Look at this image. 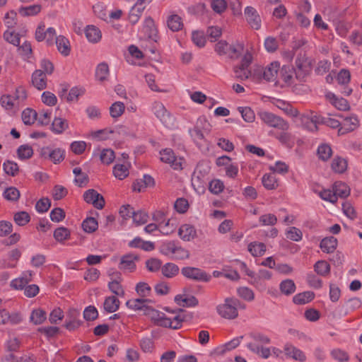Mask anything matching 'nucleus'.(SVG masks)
Wrapping results in <instances>:
<instances>
[{
	"mask_svg": "<svg viewBox=\"0 0 362 362\" xmlns=\"http://www.w3.org/2000/svg\"><path fill=\"white\" fill-rule=\"evenodd\" d=\"M17 13L13 10L7 12L4 18L5 25L8 30H11L16 25Z\"/></svg>",
	"mask_w": 362,
	"mask_h": 362,
	"instance_id": "obj_63",
	"label": "nucleus"
},
{
	"mask_svg": "<svg viewBox=\"0 0 362 362\" xmlns=\"http://www.w3.org/2000/svg\"><path fill=\"white\" fill-rule=\"evenodd\" d=\"M280 69V63L277 61L272 62L263 71V78L267 81H274L278 76Z\"/></svg>",
	"mask_w": 362,
	"mask_h": 362,
	"instance_id": "obj_20",
	"label": "nucleus"
},
{
	"mask_svg": "<svg viewBox=\"0 0 362 362\" xmlns=\"http://www.w3.org/2000/svg\"><path fill=\"white\" fill-rule=\"evenodd\" d=\"M359 125V120L356 115H351L343 118L341 127L339 129V133L345 134L355 130Z\"/></svg>",
	"mask_w": 362,
	"mask_h": 362,
	"instance_id": "obj_18",
	"label": "nucleus"
},
{
	"mask_svg": "<svg viewBox=\"0 0 362 362\" xmlns=\"http://www.w3.org/2000/svg\"><path fill=\"white\" fill-rule=\"evenodd\" d=\"M65 150L61 148H52L51 146H45L41 148L40 156L52 161L54 164H57L64 160L65 158Z\"/></svg>",
	"mask_w": 362,
	"mask_h": 362,
	"instance_id": "obj_7",
	"label": "nucleus"
},
{
	"mask_svg": "<svg viewBox=\"0 0 362 362\" xmlns=\"http://www.w3.org/2000/svg\"><path fill=\"white\" fill-rule=\"evenodd\" d=\"M178 235L183 241L189 242L197 237V230L194 226L185 223L180 226Z\"/></svg>",
	"mask_w": 362,
	"mask_h": 362,
	"instance_id": "obj_19",
	"label": "nucleus"
},
{
	"mask_svg": "<svg viewBox=\"0 0 362 362\" xmlns=\"http://www.w3.org/2000/svg\"><path fill=\"white\" fill-rule=\"evenodd\" d=\"M3 197L8 201L16 202L20 197V192L15 187H9L3 192Z\"/></svg>",
	"mask_w": 362,
	"mask_h": 362,
	"instance_id": "obj_51",
	"label": "nucleus"
},
{
	"mask_svg": "<svg viewBox=\"0 0 362 362\" xmlns=\"http://www.w3.org/2000/svg\"><path fill=\"white\" fill-rule=\"evenodd\" d=\"M152 112L155 116L168 129H173L176 126L175 118L165 108L164 105L158 101L152 104Z\"/></svg>",
	"mask_w": 362,
	"mask_h": 362,
	"instance_id": "obj_4",
	"label": "nucleus"
},
{
	"mask_svg": "<svg viewBox=\"0 0 362 362\" xmlns=\"http://www.w3.org/2000/svg\"><path fill=\"white\" fill-rule=\"evenodd\" d=\"M244 336L241 335L239 337H236L232 339L230 341L225 343L223 346L218 347L217 351L219 354H223L226 351H231L236 347H238L242 340L243 339Z\"/></svg>",
	"mask_w": 362,
	"mask_h": 362,
	"instance_id": "obj_34",
	"label": "nucleus"
},
{
	"mask_svg": "<svg viewBox=\"0 0 362 362\" xmlns=\"http://www.w3.org/2000/svg\"><path fill=\"white\" fill-rule=\"evenodd\" d=\"M325 98L333 106L339 110L346 111L350 108V105L346 99L338 97L331 91L325 93Z\"/></svg>",
	"mask_w": 362,
	"mask_h": 362,
	"instance_id": "obj_17",
	"label": "nucleus"
},
{
	"mask_svg": "<svg viewBox=\"0 0 362 362\" xmlns=\"http://www.w3.org/2000/svg\"><path fill=\"white\" fill-rule=\"evenodd\" d=\"M238 110L246 122H252L255 120V112L250 107H238Z\"/></svg>",
	"mask_w": 362,
	"mask_h": 362,
	"instance_id": "obj_60",
	"label": "nucleus"
},
{
	"mask_svg": "<svg viewBox=\"0 0 362 362\" xmlns=\"http://www.w3.org/2000/svg\"><path fill=\"white\" fill-rule=\"evenodd\" d=\"M55 44L57 50L64 57L69 55L71 52V45L69 40L63 35H59L56 37Z\"/></svg>",
	"mask_w": 362,
	"mask_h": 362,
	"instance_id": "obj_26",
	"label": "nucleus"
},
{
	"mask_svg": "<svg viewBox=\"0 0 362 362\" xmlns=\"http://www.w3.org/2000/svg\"><path fill=\"white\" fill-rule=\"evenodd\" d=\"M284 353L288 359L299 362H305L307 360L305 353L291 342H286L284 344Z\"/></svg>",
	"mask_w": 362,
	"mask_h": 362,
	"instance_id": "obj_10",
	"label": "nucleus"
},
{
	"mask_svg": "<svg viewBox=\"0 0 362 362\" xmlns=\"http://www.w3.org/2000/svg\"><path fill=\"white\" fill-rule=\"evenodd\" d=\"M296 69L294 70L296 78L299 81H303L308 76L310 67L305 57H298L295 62Z\"/></svg>",
	"mask_w": 362,
	"mask_h": 362,
	"instance_id": "obj_15",
	"label": "nucleus"
},
{
	"mask_svg": "<svg viewBox=\"0 0 362 362\" xmlns=\"http://www.w3.org/2000/svg\"><path fill=\"white\" fill-rule=\"evenodd\" d=\"M244 49L243 44L236 42L233 44H228L225 40L218 41L215 45V51L219 55H224L230 59H238Z\"/></svg>",
	"mask_w": 362,
	"mask_h": 362,
	"instance_id": "obj_2",
	"label": "nucleus"
},
{
	"mask_svg": "<svg viewBox=\"0 0 362 362\" xmlns=\"http://www.w3.org/2000/svg\"><path fill=\"white\" fill-rule=\"evenodd\" d=\"M296 284L292 279H285L279 284V290L285 296L293 294L296 291Z\"/></svg>",
	"mask_w": 362,
	"mask_h": 362,
	"instance_id": "obj_39",
	"label": "nucleus"
},
{
	"mask_svg": "<svg viewBox=\"0 0 362 362\" xmlns=\"http://www.w3.org/2000/svg\"><path fill=\"white\" fill-rule=\"evenodd\" d=\"M177 245L175 241H165L160 247V252L165 256L173 259L175 249Z\"/></svg>",
	"mask_w": 362,
	"mask_h": 362,
	"instance_id": "obj_38",
	"label": "nucleus"
},
{
	"mask_svg": "<svg viewBox=\"0 0 362 362\" xmlns=\"http://www.w3.org/2000/svg\"><path fill=\"white\" fill-rule=\"evenodd\" d=\"M3 170L6 175L14 177L18 173L19 168L16 162L8 160L4 162Z\"/></svg>",
	"mask_w": 362,
	"mask_h": 362,
	"instance_id": "obj_50",
	"label": "nucleus"
},
{
	"mask_svg": "<svg viewBox=\"0 0 362 362\" xmlns=\"http://www.w3.org/2000/svg\"><path fill=\"white\" fill-rule=\"evenodd\" d=\"M147 6L136 3L132 6L129 13V21L132 25L137 23Z\"/></svg>",
	"mask_w": 362,
	"mask_h": 362,
	"instance_id": "obj_24",
	"label": "nucleus"
},
{
	"mask_svg": "<svg viewBox=\"0 0 362 362\" xmlns=\"http://www.w3.org/2000/svg\"><path fill=\"white\" fill-rule=\"evenodd\" d=\"M337 245V240L331 236L323 238L320 244V247L324 252L332 253L334 251Z\"/></svg>",
	"mask_w": 362,
	"mask_h": 362,
	"instance_id": "obj_30",
	"label": "nucleus"
},
{
	"mask_svg": "<svg viewBox=\"0 0 362 362\" xmlns=\"http://www.w3.org/2000/svg\"><path fill=\"white\" fill-rule=\"evenodd\" d=\"M244 15L247 23L251 28L256 30L261 28L262 21L256 8L250 6H246L244 10Z\"/></svg>",
	"mask_w": 362,
	"mask_h": 362,
	"instance_id": "obj_11",
	"label": "nucleus"
},
{
	"mask_svg": "<svg viewBox=\"0 0 362 362\" xmlns=\"http://www.w3.org/2000/svg\"><path fill=\"white\" fill-rule=\"evenodd\" d=\"M317 152L319 158L323 161L328 160L332 154L331 146L327 144H320Z\"/></svg>",
	"mask_w": 362,
	"mask_h": 362,
	"instance_id": "obj_43",
	"label": "nucleus"
},
{
	"mask_svg": "<svg viewBox=\"0 0 362 362\" xmlns=\"http://www.w3.org/2000/svg\"><path fill=\"white\" fill-rule=\"evenodd\" d=\"M168 28L173 32H177L183 27L182 18L177 14H171L167 18Z\"/></svg>",
	"mask_w": 362,
	"mask_h": 362,
	"instance_id": "obj_28",
	"label": "nucleus"
},
{
	"mask_svg": "<svg viewBox=\"0 0 362 362\" xmlns=\"http://www.w3.org/2000/svg\"><path fill=\"white\" fill-rule=\"evenodd\" d=\"M119 300L115 296H108L105 299L103 308L107 313H115L119 309Z\"/></svg>",
	"mask_w": 362,
	"mask_h": 362,
	"instance_id": "obj_36",
	"label": "nucleus"
},
{
	"mask_svg": "<svg viewBox=\"0 0 362 362\" xmlns=\"http://www.w3.org/2000/svg\"><path fill=\"white\" fill-rule=\"evenodd\" d=\"M18 157L21 160L28 159L33 154V148L28 144L21 145L17 149Z\"/></svg>",
	"mask_w": 362,
	"mask_h": 362,
	"instance_id": "obj_49",
	"label": "nucleus"
},
{
	"mask_svg": "<svg viewBox=\"0 0 362 362\" xmlns=\"http://www.w3.org/2000/svg\"><path fill=\"white\" fill-rule=\"evenodd\" d=\"M134 223L137 225H143L147 223L148 219V214L144 211H134L132 216Z\"/></svg>",
	"mask_w": 362,
	"mask_h": 362,
	"instance_id": "obj_64",
	"label": "nucleus"
},
{
	"mask_svg": "<svg viewBox=\"0 0 362 362\" xmlns=\"http://www.w3.org/2000/svg\"><path fill=\"white\" fill-rule=\"evenodd\" d=\"M83 199L86 203L93 204L98 209H102L105 205L103 197L93 189L84 192Z\"/></svg>",
	"mask_w": 362,
	"mask_h": 362,
	"instance_id": "obj_14",
	"label": "nucleus"
},
{
	"mask_svg": "<svg viewBox=\"0 0 362 362\" xmlns=\"http://www.w3.org/2000/svg\"><path fill=\"white\" fill-rule=\"evenodd\" d=\"M37 113L35 110L26 108L23 111L21 117L25 124L31 125L37 120Z\"/></svg>",
	"mask_w": 362,
	"mask_h": 362,
	"instance_id": "obj_42",
	"label": "nucleus"
},
{
	"mask_svg": "<svg viewBox=\"0 0 362 362\" xmlns=\"http://www.w3.org/2000/svg\"><path fill=\"white\" fill-rule=\"evenodd\" d=\"M152 319L157 325L173 329H180L184 320L180 315L168 317L165 313L157 310L153 311Z\"/></svg>",
	"mask_w": 362,
	"mask_h": 362,
	"instance_id": "obj_3",
	"label": "nucleus"
},
{
	"mask_svg": "<svg viewBox=\"0 0 362 362\" xmlns=\"http://www.w3.org/2000/svg\"><path fill=\"white\" fill-rule=\"evenodd\" d=\"M211 129L210 124L205 117H199L196 126L189 129V133L195 143L197 144L204 139V133H209Z\"/></svg>",
	"mask_w": 362,
	"mask_h": 362,
	"instance_id": "obj_6",
	"label": "nucleus"
},
{
	"mask_svg": "<svg viewBox=\"0 0 362 362\" xmlns=\"http://www.w3.org/2000/svg\"><path fill=\"white\" fill-rule=\"evenodd\" d=\"M98 223L93 217L86 218L82 223L83 229L87 233H93L98 228Z\"/></svg>",
	"mask_w": 362,
	"mask_h": 362,
	"instance_id": "obj_61",
	"label": "nucleus"
},
{
	"mask_svg": "<svg viewBox=\"0 0 362 362\" xmlns=\"http://www.w3.org/2000/svg\"><path fill=\"white\" fill-rule=\"evenodd\" d=\"M332 189L337 199L338 197L345 198L350 194L349 187L343 182H334Z\"/></svg>",
	"mask_w": 362,
	"mask_h": 362,
	"instance_id": "obj_31",
	"label": "nucleus"
},
{
	"mask_svg": "<svg viewBox=\"0 0 362 362\" xmlns=\"http://www.w3.org/2000/svg\"><path fill=\"white\" fill-rule=\"evenodd\" d=\"M246 347L253 354L258 355L259 357L267 359L271 356V346L267 347L264 345H259L256 343H247Z\"/></svg>",
	"mask_w": 362,
	"mask_h": 362,
	"instance_id": "obj_21",
	"label": "nucleus"
},
{
	"mask_svg": "<svg viewBox=\"0 0 362 362\" xmlns=\"http://www.w3.org/2000/svg\"><path fill=\"white\" fill-rule=\"evenodd\" d=\"M207 183L206 173H202L197 168L192 177V186L198 194H203L205 192Z\"/></svg>",
	"mask_w": 362,
	"mask_h": 362,
	"instance_id": "obj_12",
	"label": "nucleus"
},
{
	"mask_svg": "<svg viewBox=\"0 0 362 362\" xmlns=\"http://www.w3.org/2000/svg\"><path fill=\"white\" fill-rule=\"evenodd\" d=\"M276 106L279 109L282 110L284 112H286L288 115L291 117H296L298 115V111L293 108L289 103H287L284 100H278L276 102Z\"/></svg>",
	"mask_w": 362,
	"mask_h": 362,
	"instance_id": "obj_62",
	"label": "nucleus"
},
{
	"mask_svg": "<svg viewBox=\"0 0 362 362\" xmlns=\"http://www.w3.org/2000/svg\"><path fill=\"white\" fill-rule=\"evenodd\" d=\"M281 78L287 86H291L294 81L293 69L284 66L281 70Z\"/></svg>",
	"mask_w": 362,
	"mask_h": 362,
	"instance_id": "obj_47",
	"label": "nucleus"
},
{
	"mask_svg": "<svg viewBox=\"0 0 362 362\" xmlns=\"http://www.w3.org/2000/svg\"><path fill=\"white\" fill-rule=\"evenodd\" d=\"M82 325L80 320V312L75 308H71L66 315L64 327L69 331H74Z\"/></svg>",
	"mask_w": 362,
	"mask_h": 362,
	"instance_id": "obj_13",
	"label": "nucleus"
},
{
	"mask_svg": "<svg viewBox=\"0 0 362 362\" xmlns=\"http://www.w3.org/2000/svg\"><path fill=\"white\" fill-rule=\"evenodd\" d=\"M192 40L199 47H204L206 42L204 33L202 30L193 31L192 33Z\"/></svg>",
	"mask_w": 362,
	"mask_h": 362,
	"instance_id": "obj_54",
	"label": "nucleus"
},
{
	"mask_svg": "<svg viewBox=\"0 0 362 362\" xmlns=\"http://www.w3.org/2000/svg\"><path fill=\"white\" fill-rule=\"evenodd\" d=\"M21 317L18 313L10 314L6 310H0V325L12 324L16 325L21 321Z\"/></svg>",
	"mask_w": 362,
	"mask_h": 362,
	"instance_id": "obj_23",
	"label": "nucleus"
},
{
	"mask_svg": "<svg viewBox=\"0 0 362 362\" xmlns=\"http://www.w3.org/2000/svg\"><path fill=\"white\" fill-rule=\"evenodd\" d=\"M13 220L17 225L23 226L30 221V216L26 211H18L14 214Z\"/></svg>",
	"mask_w": 362,
	"mask_h": 362,
	"instance_id": "obj_59",
	"label": "nucleus"
},
{
	"mask_svg": "<svg viewBox=\"0 0 362 362\" xmlns=\"http://www.w3.org/2000/svg\"><path fill=\"white\" fill-rule=\"evenodd\" d=\"M141 32L144 33V37L146 38L151 39L153 41H157V28L155 25L153 19L148 16L145 18Z\"/></svg>",
	"mask_w": 362,
	"mask_h": 362,
	"instance_id": "obj_16",
	"label": "nucleus"
},
{
	"mask_svg": "<svg viewBox=\"0 0 362 362\" xmlns=\"http://www.w3.org/2000/svg\"><path fill=\"white\" fill-rule=\"evenodd\" d=\"M245 308L240 301L235 298H226L223 303L216 306L218 314L223 318L233 320L238 315V309Z\"/></svg>",
	"mask_w": 362,
	"mask_h": 362,
	"instance_id": "obj_1",
	"label": "nucleus"
},
{
	"mask_svg": "<svg viewBox=\"0 0 362 362\" xmlns=\"http://www.w3.org/2000/svg\"><path fill=\"white\" fill-rule=\"evenodd\" d=\"M151 300L146 298H139L135 299H131L126 302V306L133 310H143L148 303Z\"/></svg>",
	"mask_w": 362,
	"mask_h": 362,
	"instance_id": "obj_32",
	"label": "nucleus"
},
{
	"mask_svg": "<svg viewBox=\"0 0 362 362\" xmlns=\"http://www.w3.org/2000/svg\"><path fill=\"white\" fill-rule=\"evenodd\" d=\"M248 337L251 339L249 343H256L259 345H266L271 343V339L267 334L260 332H251L247 334Z\"/></svg>",
	"mask_w": 362,
	"mask_h": 362,
	"instance_id": "obj_27",
	"label": "nucleus"
},
{
	"mask_svg": "<svg viewBox=\"0 0 362 362\" xmlns=\"http://www.w3.org/2000/svg\"><path fill=\"white\" fill-rule=\"evenodd\" d=\"M85 34L88 40L93 43L99 42L102 37L101 31L95 25H88Z\"/></svg>",
	"mask_w": 362,
	"mask_h": 362,
	"instance_id": "obj_29",
	"label": "nucleus"
},
{
	"mask_svg": "<svg viewBox=\"0 0 362 362\" xmlns=\"http://www.w3.org/2000/svg\"><path fill=\"white\" fill-rule=\"evenodd\" d=\"M41 11V6L40 4H34L28 6H23L19 8L18 13L22 16H35L39 13Z\"/></svg>",
	"mask_w": 362,
	"mask_h": 362,
	"instance_id": "obj_44",
	"label": "nucleus"
},
{
	"mask_svg": "<svg viewBox=\"0 0 362 362\" xmlns=\"http://www.w3.org/2000/svg\"><path fill=\"white\" fill-rule=\"evenodd\" d=\"M136 256L128 254L122 257L119 268L124 272H132L136 268Z\"/></svg>",
	"mask_w": 362,
	"mask_h": 362,
	"instance_id": "obj_25",
	"label": "nucleus"
},
{
	"mask_svg": "<svg viewBox=\"0 0 362 362\" xmlns=\"http://www.w3.org/2000/svg\"><path fill=\"white\" fill-rule=\"evenodd\" d=\"M46 318V313L42 309L33 310L30 317V321L35 325H40L43 323Z\"/></svg>",
	"mask_w": 362,
	"mask_h": 362,
	"instance_id": "obj_46",
	"label": "nucleus"
},
{
	"mask_svg": "<svg viewBox=\"0 0 362 362\" xmlns=\"http://www.w3.org/2000/svg\"><path fill=\"white\" fill-rule=\"evenodd\" d=\"M182 274L187 279L201 282H208L211 276L204 270L192 267H187L182 269Z\"/></svg>",
	"mask_w": 362,
	"mask_h": 362,
	"instance_id": "obj_8",
	"label": "nucleus"
},
{
	"mask_svg": "<svg viewBox=\"0 0 362 362\" xmlns=\"http://www.w3.org/2000/svg\"><path fill=\"white\" fill-rule=\"evenodd\" d=\"M125 106L122 102H115L110 107V114L113 118L120 117L124 112Z\"/></svg>",
	"mask_w": 362,
	"mask_h": 362,
	"instance_id": "obj_55",
	"label": "nucleus"
},
{
	"mask_svg": "<svg viewBox=\"0 0 362 362\" xmlns=\"http://www.w3.org/2000/svg\"><path fill=\"white\" fill-rule=\"evenodd\" d=\"M109 76V67L108 65L102 62L99 64L95 70V77L96 79L100 82L105 81L107 79Z\"/></svg>",
	"mask_w": 362,
	"mask_h": 362,
	"instance_id": "obj_41",
	"label": "nucleus"
},
{
	"mask_svg": "<svg viewBox=\"0 0 362 362\" xmlns=\"http://www.w3.org/2000/svg\"><path fill=\"white\" fill-rule=\"evenodd\" d=\"M4 40L10 44L13 45L14 46L20 45V37L18 33H16L15 31L11 30H6L4 33Z\"/></svg>",
	"mask_w": 362,
	"mask_h": 362,
	"instance_id": "obj_58",
	"label": "nucleus"
},
{
	"mask_svg": "<svg viewBox=\"0 0 362 362\" xmlns=\"http://www.w3.org/2000/svg\"><path fill=\"white\" fill-rule=\"evenodd\" d=\"M315 297L313 291H304L295 295L293 298V302L297 305H304L310 302Z\"/></svg>",
	"mask_w": 362,
	"mask_h": 362,
	"instance_id": "obj_37",
	"label": "nucleus"
},
{
	"mask_svg": "<svg viewBox=\"0 0 362 362\" xmlns=\"http://www.w3.org/2000/svg\"><path fill=\"white\" fill-rule=\"evenodd\" d=\"M113 174L119 180H123L129 175V168L124 164H116L113 168Z\"/></svg>",
	"mask_w": 362,
	"mask_h": 362,
	"instance_id": "obj_56",
	"label": "nucleus"
},
{
	"mask_svg": "<svg viewBox=\"0 0 362 362\" xmlns=\"http://www.w3.org/2000/svg\"><path fill=\"white\" fill-rule=\"evenodd\" d=\"M160 160L169 164L174 170L182 169V159L175 156L171 148H165L160 151Z\"/></svg>",
	"mask_w": 362,
	"mask_h": 362,
	"instance_id": "obj_9",
	"label": "nucleus"
},
{
	"mask_svg": "<svg viewBox=\"0 0 362 362\" xmlns=\"http://www.w3.org/2000/svg\"><path fill=\"white\" fill-rule=\"evenodd\" d=\"M260 119L267 125L279 129L286 131L289 125L283 118L267 111H261L258 113Z\"/></svg>",
	"mask_w": 362,
	"mask_h": 362,
	"instance_id": "obj_5",
	"label": "nucleus"
},
{
	"mask_svg": "<svg viewBox=\"0 0 362 362\" xmlns=\"http://www.w3.org/2000/svg\"><path fill=\"white\" fill-rule=\"evenodd\" d=\"M248 251L253 257H261L266 252V245L263 243L252 242L247 246Z\"/></svg>",
	"mask_w": 362,
	"mask_h": 362,
	"instance_id": "obj_35",
	"label": "nucleus"
},
{
	"mask_svg": "<svg viewBox=\"0 0 362 362\" xmlns=\"http://www.w3.org/2000/svg\"><path fill=\"white\" fill-rule=\"evenodd\" d=\"M315 272L320 276H325L330 272V265L325 260H319L314 264Z\"/></svg>",
	"mask_w": 362,
	"mask_h": 362,
	"instance_id": "obj_48",
	"label": "nucleus"
},
{
	"mask_svg": "<svg viewBox=\"0 0 362 362\" xmlns=\"http://www.w3.org/2000/svg\"><path fill=\"white\" fill-rule=\"evenodd\" d=\"M32 83L34 87L40 90L46 88V74L40 69L35 70L32 74Z\"/></svg>",
	"mask_w": 362,
	"mask_h": 362,
	"instance_id": "obj_22",
	"label": "nucleus"
},
{
	"mask_svg": "<svg viewBox=\"0 0 362 362\" xmlns=\"http://www.w3.org/2000/svg\"><path fill=\"white\" fill-rule=\"evenodd\" d=\"M0 103L5 110H12L16 106H18L14 98L9 95H4L0 98Z\"/></svg>",
	"mask_w": 362,
	"mask_h": 362,
	"instance_id": "obj_57",
	"label": "nucleus"
},
{
	"mask_svg": "<svg viewBox=\"0 0 362 362\" xmlns=\"http://www.w3.org/2000/svg\"><path fill=\"white\" fill-rule=\"evenodd\" d=\"M331 167L335 173H343L347 168V162L344 158L336 156L332 162Z\"/></svg>",
	"mask_w": 362,
	"mask_h": 362,
	"instance_id": "obj_40",
	"label": "nucleus"
},
{
	"mask_svg": "<svg viewBox=\"0 0 362 362\" xmlns=\"http://www.w3.org/2000/svg\"><path fill=\"white\" fill-rule=\"evenodd\" d=\"M286 236L292 241L299 242L303 238V233L299 228L291 226L286 230Z\"/></svg>",
	"mask_w": 362,
	"mask_h": 362,
	"instance_id": "obj_52",
	"label": "nucleus"
},
{
	"mask_svg": "<svg viewBox=\"0 0 362 362\" xmlns=\"http://www.w3.org/2000/svg\"><path fill=\"white\" fill-rule=\"evenodd\" d=\"M37 113V119L42 125H48L50 123L52 111L48 109H42Z\"/></svg>",
	"mask_w": 362,
	"mask_h": 362,
	"instance_id": "obj_53",
	"label": "nucleus"
},
{
	"mask_svg": "<svg viewBox=\"0 0 362 362\" xmlns=\"http://www.w3.org/2000/svg\"><path fill=\"white\" fill-rule=\"evenodd\" d=\"M161 272L164 276L173 278L178 274L179 267L173 263H166L161 267Z\"/></svg>",
	"mask_w": 362,
	"mask_h": 362,
	"instance_id": "obj_45",
	"label": "nucleus"
},
{
	"mask_svg": "<svg viewBox=\"0 0 362 362\" xmlns=\"http://www.w3.org/2000/svg\"><path fill=\"white\" fill-rule=\"evenodd\" d=\"M68 127V122L65 119L55 117L52 123L51 130L56 134H60Z\"/></svg>",
	"mask_w": 362,
	"mask_h": 362,
	"instance_id": "obj_33",
	"label": "nucleus"
}]
</instances>
